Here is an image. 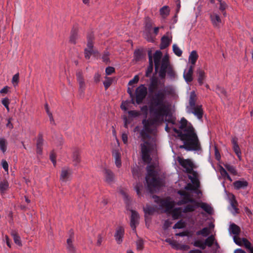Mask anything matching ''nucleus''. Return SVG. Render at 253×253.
<instances>
[{
  "instance_id": "1",
  "label": "nucleus",
  "mask_w": 253,
  "mask_h": 253,
  "mask_svg": "<svg viewBox=\"0 0 253 253\" xmlns=\"http://www.w3.org/2000/svg\"><path fill=\"white\" fill-rule=\"evenodd\" d=\"M180 129L173 128L174 131L177 134L183 145L180 146V148L187 151H197L201 149V145L195 129L190 123L182 118L180 121Z\"/></svg>"
},
{
  "instance_id": "2",
  "label": "nucleus",
  "mask_w": 253,
  "mask_h": 253,
  "mask_svg": "<svg viewBox=\"0 0 253 253\" xmlns=\"http://www.w3.org/2000/svg\"><path fill=\"white\" fill-rule=\"evenodd\" d=\"M149 104V109L152 115V120L144 119L142 121V124L144 129L148 131L150 130V127L154 125L161 124L164 122V117L168 116L170 112L169 105H152Z\"/></svg>"
},
{
  "instance_id": "3",
  "label": "nucleus",
  "mask_w": 253,
  "mask_h": 253,
  "mask_svg": "<svg viewBox=\"0 0 253 253\" xmlns=\"http://www.w3.org/2000/svg\"><path fill=\"white\" fill-rule=\"evenodd\" d=\"M158 80L155 77L150 79L148 85L149 103L152 105H169L166 101L167 94L164 89L158 90Z\"/></svg>"
},
{
  "instance_id": "4",
  "label": "nucleus",
  "mask_w": 253,
  "mask_h": 253,
  "mask_svg": "<svg viewBox=\"0 0 253 253\" xmlns=\"http://www.w3.org/2000/svg\"><path fill=\"white\" fill-rule=\"evenodd\" d=\"M155 168L154 166L152 165L146 167L147 175L146 176V181L151 193H153L155 189H158L162 185V180L158 176V172Z\"/></svg>"
},
{
  "instance_id": "5",
  "label": "nucleus",
  "mask_w": 253,
  "mask_h": 253,
  "mask_svg": "<svg viewBox=\"0 0 253 253\" xmlns=\"http://www.w3.org/2000/svg\"><path fill=\"white\" fill-rule=\"evenodd\" d=\"M229 231L234 235L233 240L234 242L238 245L244 246L246 249L250 251V253H253V248L251 247V243L246 238H241L238 237L240 232V227L234 223L230 225Z\"/></svg>"
},
{
  "instance_id": "6",
  "label": "nucleus",
  "mask_w": 253,
  "mask_h": 253,
  "mask_svg": "<svg viewBox=\"0 0 253 253\" xmlns=\"http://www.w3.org/2000/svg\"><path fill=\"white\" fill-rule=\"evenodd\" d=\"M178 193L181 197L180 200L178 202V206L188 203L192 204L193 205L192 206H209L207 204L205 203L196 202L195 200L192 198L191 194L185 191L179 190ZM187 206L191 205H188Z\"/></svg>"
},
{
  "instance_id": "7",
  "label": "nucleus",
  "mask_w": 253,
  "mask_h": 253,
  "mask_svg": "<svg viewBox=\"0 0 253 253\" xmlns=\"http://www.w3.org/2000/svg\"><path fill=\"white\" fill-rule=\"evenodd\" d=\"M141 153L143 161L146 163H150L152 160L150 153L153 149V145L146 141L141 144Z\"/></svg>"
},
{
  "instance_id": "8",
  "label": "nucleus",
  "mask_w": 253,
  "mask_h": 253,
  "mask_svg": "<svg viewBox=\"0 0 253 253\" xmlns=\"http://www.w3.org/2000/svg\"><path fill=\"white\" fill-rule=\"evenodd\" d=\"M147 94V88L142 84L138 86L135 91V102L137 104H141Z\"/></svg>"
},
{
  "instance_id": "9",
  "label": "nucleus",
  "mask_w": 253,
  "mask_h": 253,
  "mask_svg": "<svg viewBox=\"0 0 253 253\" xmlns=\"http://www.w3.org/2000/svg\"><path fill=\"white\" fill-rule=\"evenodd\" d=\"M93 35L92 34H90L87 36V47L84 49V54L86 59H89L90 56L93 53Z\"/></svg>"
},
{
  "instance_id": "10",
  "label": "nucleus",
  "mask_w": 253,
  "mask_h": 253,
  "mask_svg": "<svg viewBox=\"0 0 253 253\" xmlns=\"http://www.w3.org/2000/svg\"><path fill=\"white\" fill-rule=\"evenodd\" d=\"M192 184H188L186 186L187 190L193 191L197 196L200 197L202 195V192L199 189L200 187V182L198 178L190 179Z\"/></svg>"
},
{
  "instance_id": "11",
  "label": "nucleus",
  "mask_w": 253,
  "mask_h": 253,
  "mask_svg": "<svg viewBox=\"0 0 253 253\" xmlns=\"http://www.w3.org/2000/svg\"><path fill=\"white\" fill-rule=\"evenodd\" d=\"M153 26V23L149 19H147L145 22V37L147 41L150 42H153L154 37H152L151 31Z\"/></svg>"
},
{
  "instance_id": "12",
  "label": "nucleus",
  "mask_w": 253,
  "mask_h": 253,
  "mask_svg": "<svg viewBox=\"0 0 253 253\" xmlns=\"http://www.w3.org/2000/svg\"><path fill=\"white\" fill-rule=\"evenodd\" d=\"M178 162L179 164L186 169V172H191L192 169H194V165L190 159H184L183 158H178Z\"/></svg>"
},
{
  "instance_id": "13",
  "label": "nucleus",
  "mask_w": 253,
  "mask_h": 253,
  "mask_svg": "<svg viewBox=\"0 0 253 253\" xmlns=\"http://www.w3.org/2000/svg\"><path fill=\"white\" fill-rule=\"evenodd\" d=\"M129 211L131 214L130 225L132 230L136 232V226L139 224V216L136 211L133 210Z\"/></svg>"
},
{
  "instance_id": "14",
  "label": "nucleus",
  "mask_w": 253,
  "mask_h": 253,
  "mask_svg": "<svg viewBox=\"0 0 253 253\" xmlns=\"http://www.w3.org/2000/svg\"><path fill=\"white\" fill-rule=\"evenodd\" d=\"M188 114H193L199 120L202 119L203 116L202 106L198 105L194 107L186 110Z\"/></svg>"
},
{
  "instance_id": "15",
  "label": "nucleus",
  "mask_w": 253,
  "mask_h": 253,
  "mask_svg": "<svg viewBox=\"0 0 253 253\" xmlns=\"http://www.w3.org/2000/svg\"><path fill=\"white\" fill-rule=\"evenodd\" d=\"M165 211L168 214H171L174 219H178L181 216V210L180 208L174 209V207H164Z\"/></svg>"
},
{
  "instance_id": "16",
  "label": "nucleus",
  "mask_w": 253,
  "mask_h": 253,
  "mask_svg": "<svg viewBox=\"0 0 253 253\" xmlns=\"http://www.w3.org/2000/svg\"><path fill=\"white\" fill-rule=\"evenodd\" d=\"M77 79L79 84V91L83 93L85 89V84L84 81L83 73L79 71L76 73Z\"/></svg>"
},
{
  "instance_id": "17",
  "label": "nucleus",
  "mask_w": 253,
  "mask_h": 253,
  "mask_svg": "<svg viewBox=\"0 0 253 253\" xmlns=\"http://www.w3.org/2000/svg\"><path fill=\"white\" fill-rule=\"evenodd\" d=\"M194 66L191 65L189 66L188 71L186 72L184 71L183 73V78L185 81L187 83H189L193 81V74Z\"/></svg>"
},
{
  "instance_id": "18",
  "label": "nucleus",
  "mask_w": 253,
  "mask_h": 253,
  "mask_svg": "<svg viewBox=\"0 0 253 253\" xmlns=\"http://www.w3.org/2000/svg\"><path fill=\"white\" fill-rule=\"evenodd\" d=\"M124 233V229L122 227H119L117 228L115 237L118 244H121L122 242Z\"/></svg>"
},
{
  "instance_id": "19",
  "label": "nucleus",
  "mask_w": 253,
  "mask_h": 253,
  "mask_svg": "<svg viewBox=\"0 0 253 253\" xmlns=\"http://www.w3.org/2000/svg\"><path fill=\"white\" fill-rule=\"evenodd\" d=\"M162 53L160 50H157L154 54V62L155 64V71H157L160 64V60L162 58Z\"/></svg>"
},
{
  "instance_id": "20",
  "label": "nucleus",
  "mask_w": 253,
  "mask_h": 253,
  "mask_svg": "<svg viewBox=\"0 0 253 253\" xmlns=\"http://www.w3.org/2000/svg\"><path fill=\"white\" fill-rule=\"evenodd\" d=\"M71 173V170L67 168L62 169L60 175V180L62 182H66L69 179Z\"/></svg>"
},
{
  "instance_id": "21",
  "label": "nucleus",
  "mask_w": 253,
  "mask_h": 253,
  "mask_svg": "<svg viewBox=\"0 0 253 253\" xmlns=\"http://www.w3.org/2000/svg\"><path fill=\"white\" fill-rule=\"evenodd\" d=\"M196 100L197 96L195 92H191L189 99V105L187 106L186 110L197 106V105L196 104Z\"/></svg>"
},
{
  "instance_id": "22",
  "label": "nucleus",
  "mask_w": 253,
  "mask_h": 253,
  "mask_svg": "<svg viewBox=\"0 0 253 253\" xmlns=\"http://www.w3.org/2000/svg\"><path fill=\"white\" fill-rule=\"evenodd\" d=\"M210 18L212 24L214 27H219L220 24L221 23V20L217 14L215 13L211 14Z\"/></svg>"
},
{
  "instance_id": "23",
  "label": "nucleus",
  "mask_w": 253,
  "mask_h": 253,
  "mask_svg": "<svg viewBox=\"0 0 253 253\" xmlns=\"http://www.w3.org/2000/svg\"><path fill=\"white\" fill-rule=\"evenodd\" d=\"M214 225L213 223H211L209 227H205L201 230L197 232V235H202L203 236L206 237L211 233V230L213 229Z\"/></svg>"
},
{
  "instance_id": "24",
  "label": "nucleus",
  "mask_w": 253,
  "mask_h": 253,
  "mask_svg": "<svg viewBox=\"0 0 253 253\" xmlns=\"http://www.w3.org/2000/svg\"><path fill=\"white\" fill-rule=\"evenodd\" d=\"M248 185V182L246 180H237L233 183V186L235 189L239 190L245 189Z\"/></svg>"
},
{
  "instance_id": "25",
  "label": "nucleus",
  "mask_w": 253,
  "mask_h": 253,
  "mask_svg": "<svg viewBox=\"0 0 253 253\" xmlns=\"http://www.w3.org/2000/svg\"><path fill=\"white\" fill-rule=\"evenodd\" d=\"M171 42V38L169 39L168 36H164L161 40L160 48L164 49L169 46Z\"/></svg>"
},
{
  "instance_id": "26",
  "label": "nucleus",
  "mask_w": 253,
  "mask_h": 253,
  "mask_svg": "<svg viewBox=\"0 0 253 253\" xmlns=\"http://www.w3.org/2000/svg\"><path fill=\"white\" fill-rule=\"evenodd\" d=\"M197 75L198 77V82L200 85L204 84V81L206 79V75L205 71L201 68L197 69Z\"/></svg>"
},
{
  "instance_id": "27",
  "label": "nucleus",
  "mask_w": 253,
  "mask_h": 253,
  "mask_svg": "<svg viewBox=\"0 0 253 253\" xmlns=\"http://www.w3.org/2000/svg\"><path fill=\"white\" fill-rule=\"evenodd\" d=\"M43 143V139L42 138V135L39 134L37 142V153L39 155L42 153Z\"/></svg>"
},
{
  "instance_id": "28",
  "label": "nucleus",
  "mask_w": 253,
  "mask_h": 253,
  "mask_svg": "<svg viewBox=\"0 0 253 253\" xmlns=\"http://www.w3.org/2000/svg\"><path fill=\"white\" fill-rule=\"evenodd\" d=\"M143 211L146 216L153 215L158 212V209H156L155 207H144Z\"/></svg>"
},
{
  "instance_id": "29",
  "label": "nucleus",
  "mask_w": 253,
  "mask_h": 253,
  "mask_svg": "<svg viewBox=\"0 0 253 253\" xmlns=\"http://www.w3.org/2000/svg\"><path fill=\"white\" fill-rule=\"evenodd\" d=\"M113 156L115 159L116 166L118 168H120L122 166L121 153L115 150L113 152Z\"/></svg>"
},
{
  "instance_id": "30",
  "label": "nucleus",
  "mask_w": 253,
  "mask_h": 253,
  "mask_svg": "<svg viewBox=\"0 0 253 253\" xmlns=\"http://www.w3.org/2000/svg\"><path fill=\"white\" fill-rule=\"evenodd\" d=\"M104 175L106 181L108 183L112 182L114 180V175L112 171L109 169H104Z\"/></svg>"
},
{
  "instance_id": "31",
  "label": "nucleus",
  "mask_w": 253,
  "mask_h": 253,
  "mask_svg": "<svg viewBox=\"0 0 253 253\" xmlns=\"http://www.w3.org/2000/svg\"><path fill=\"white\" fill-rule=\"evenodd\" d=\"M169 67V61L168 57H165L162 60L161 65L160 71L167 72Z\"/></svg>"
},
{
  "instance_id": "32",
  "label": "nucleus",
  "mask_w": 253,
  "mask_h": 253,
  "mask_svg": "<svg viewBox=\"0 0 253 253\" xmlns=\"http://www.w3.org/2000/svg\"><path fill=\"white\" fill-rule=\"evenodd\" d=\"M198 58V55L195 50H193L189 56V61L192 66H194Z\"/></svg>"
},
{
  "instance_id": "33",
  "label": "nucleus",
  "mask_w": 253,
  "mask_h": 253,
  "mask_svg": "<svg viewBox=\"0 0 253 253\" xmlns=\"http://www.w3.org/2000/svg\"><path fill=\"white\" fill-rule=\"evenodd\" d=\"M210 2L212 4H214L215 2V0H209ZM220 4L219 10L222 12L224 16H226V12L224 11L226 8L227 5L225 2H223L222 0H217Z\"/></svg>"
},
{
  "instance_id": "34",
  "label": "nucleus",
  "mask_w": 253,
  "mask_h": 253,
  "mask_svg": "<svg viewBox=\"0 0 253 253\" xmlns=\"http://www.w3.org/2000/svg\"><path fill=\"white\" fill-rule=\"evenodd\" d=\"M73 235H71L69 238L67 240V248L69 252L71 253H74L75 249L72 244L73 241Z\"/></svg>"
},
{
  "instance_id": "35",
  "label": "nucleus",
  "mask_w": 253,
  "mask_h": 253,
  "mask_svg": "<svg viewBox=\"0 0 253 253\" xmlns=\"http://www.w3.org/2000/svg\"><path fill=\"white\" fill-rule=\"evenodd\" d=\"M77 38L78 30L75 28H73L71 31V36L70 38V42L73 44H75Z\"/></svg>"
},
{
  "instance_id": "36",
  "label": "nucleus",
  "mask_w": 253,
  "mask_h": 253,
  "mask_svg": "<svg viewBox=\"0 0 253 253\" xmlns=\"http://www.w3.org/2000/svg\"><path fill=\"white\" fill-rule=\"evenodd\" d=\"M220 172L223 178H224L225 179H227L230 181H232V179L228 174V173H227V171L222 167H220Z\"/></svg>"
},
{
  "instance_id": "37",
  "label": "nucleus",
  "mask_w": 253,
  "mask_h": 253,
  "mask_svg": "<svg viewBox=\"0 0 253 253\" xmlns=\"http://www.w3.org/2000/svg\"><path fill=\"white\" fill-rule=\"evenodd\" d=\"M8 183L7 181H3L0 182V192H4L8 188Z\"/></svg>"
},
{
  "instance_id": "38",
  "label": "nucleus",
  "mask_w": 253,
  "mask_h": 253,
  "mask_svg": "<svg viewBox=\"0 0 253 253\" xmlns=\"http://www.w3.org/2000/svg\"><path fill=\"white\" fill-rule=\"evenodd\" d=\"M194 246L197 247H199L202 249H204L206 247V243L204 241L201 240H199L195 241Z\"/></svg>"
},
{
  "instance_id": "39",
  "label": "nucleus",
  "mask_w": 253,
  "mask_h": 253,
  "mask_svg": "<svg viewBox=\"0 0 253 253\" xmlns=\"http://www.w3.org/2000/svg\"><path fill=\"white\" fill-rule=\"evenodd\" d=\"M113 81V79L110 77H105V81L103 82L105 90H107L111 85Z\"/></svg>"
},
{
  "instance_id": "40",
  "label": "nucleus",
  "mask_w": 253,
  "mask_h": 253,
  "mask_svg": "<svg viewBox=\"0 0 253 253\" xmlns=\"http://www.w3.org/2000/svg\"><path fill=\"white\" fill-rule=\"evenodd\" d=\"M172 50L174 54L177 56L180 57L182 55V51L176 44H174L172 45Z\"/></svg>"
},
{
  "instance_id": "41",
  "label": "nucleus",
  "mask_w": 253,
  "mask_h": 253,
  "mask_svg": "<svg viewBox=\"0 0 253 253\" xmlns=\"http://www.w3.org/2000/svg\"><path fill=\"white\" fill-rule=\"evenodd\" d=\"M11 235L13 237L14 242L19 246L21 245L20 237L16 234V233L14 231H12L11 232Z\"/></svg>"
},
{
  "instance_id": "42",
  "label": "nucleus",
  "mask_w": 253,
  "mask_h": 253,
  "mask_svg": "<svg viewBox=\"0 0 253 253\" xmlns=\"http://www.w3.org/2000/svg\"><path fill=\"white\" fill-rule=\"evenodd\" d=\"M6 140L4 138L0 139V149L3 153L5 152L6 150Z\"/></svg>"
},
{
  "instance_id": "43",
  "label": "nucleus",
  "mask_w": 253,
  "mask_h": 253,
  "mask_svg": "<svg viewBox=\"0 0 253 253\" xmlns=\"http://www.w3.org/2000/svg\"><path fill=\"white\" fill-rule=\"evenodd\" d=\"M233 150H234V152L235 153V154L237 156L238 158L240 160H241V152L240 148L239 145L236 144V145L233 146Z\"/></svg>"
},
{
  "instance_id": "44",
  "label": "nucleus",
  "mask_w": 253,
  "mask_h": 253,
  "mask_svg": "<svg viewBox=\"0 0 253 253\" xmlns=\"http://www.w3.org/2000/svg\"><path fill=\"white\" fill-rule=\"evenodd\" d=\"M225 167L230 173L233 174L234 175H236L237 174L236 170L234 166L226 164L225 165Z\"/></svg>"
},
{
  "instance_id": "45",
  "label": "nucleus",
  "mask_w": 253,
  "mask_h": 253,
  "mask_svg": "<svg viewBox=\"0 0 253 253\" xmlns=\"http://www.w3.org/2000/svg\"><path fill=\"white\" fill-rule=\"evenodd\" d=\"M214 240V238L212 235L209 237L205 241V243H206V246L211 247L213 244Z\"/></svg>"
},
{
  "instance_id": "46",
  "label": "nucleus",
  "mask_w": 253,
  "mask_h": 253,
  "mask_svg": "<svg viewBox=\"0 0 253 253\" xmlns=\"http://www.w3.org/2000/svg\"><path fill=\"white\" fill-rule=\"evenodd\" d=\"M134 56L136 61H139L143 58V53L142 51L139 49L134 51Z\"/></svg>"
},
{
  "instance_id": "47",
  "label": "nucleus",
  "mask_w": 253,
  "mask_h": 253,
  "mask_svg": "<svg viewBox=\"0 0 253 253\" xmlns=\"http://www.w3.org/2000/svg\"><path fill=\"white\" fill-rule=\"evenodd\" d=\"M160 13L163 16H167L169 14V7L164 6L160 9Z\"/></svg>"
},
{
  "instance_id": "48",
  "label": "nucleus",
  "mask_w": 253,
  "mask_h": 253,
  "mask_svg": "<svg viewBox=\"0 0 253 253\" xmlns=\"http://www.w3.org/2000/svg\"><path fill=\"white\" fill-rule=\"evenodd\" d=\"M168 116L164 117V122H168L169 123H170L172 125L175 124V118H172L171 116Z\"/></svg>"
},
{
  "instance_id": "49",
  "label": "nucleus",
  "mask_w": 253,
  "mask_h": 253,
  "mask_svg": "<svg viewBox=\"0 0 253 253\" xmlns=\"http://www.w3.org/2000/svg\"><path fill=\"white\" fill-rule=\"evenodd\" d=\"M167 73L170 78L174 79L175 78V73L171 67H169Z\"/></svg>"
},
{
  "instance_id": "50",
  "label": "nucleus",
  "mask_w": 253,
  "mask_h": 253,
  "mask_svg": "<svg viewBox=\"0 0 253 253\" xmlns=\"http://www.w3.org/2000/svg\"><path fill=\"white\" fill-rule=\"evenodd\" d=\"M228 209L233 215L239 213V209L238 207H229Z\"/></svg>"
},
{
  "instance_id": "51",
  "label": "nucleus",
  "mask_w": 253,
  "mask_h": 253,
  "mask_svg": "<svg viewBox=\"0 0 253 253\" xmlns=\"http://www.w3.org/2000/svg\"><path fill=\"white\" fill-rule=\"evenodd\" d=\"M166 241L169 243V244H170L173 248L175 249H177L178 243H177L176 241L172 240L170 239H167L166 240Z\"/></svg>"
},
{
  "instance_id": "52",
  "label": "nucleus",
  "mask_w": 253,
  "mask_h": 253,
  "mask_svg": "<svg viewBox=\"0 0 253 253\" xmlns=\"http://www.w3.org/2000/svg\"><path fill=\"white\" fill-rule=\"evenodd\" d=\"M129 117L131 118H135L140 115L139 112L135 110H130L128 111Z\"/></svg>"
},
{
  "instance_id": "53",
  "label": "nucleus",
  "mask_w": 253,
  "mask_h": 253,
  "mask_svg": "<svg viewBox=\"0 0 253 253\" xmlns=\"http://www.w3.org/2000/svg\"><path fill=\"white\" fill-rule=\"evenodd\" d=\"M19 82V73L14 75L12 79V83L14 86L18 84Z\"/></svg>"
},
{
  "instance_id": "54",
  "label": "nucleus",
  "mask_w": 253,
  "mask_h": 253,
  "mask_svg": "<svg viewBox=\"0 0 253 253\" xmlns=\"http://www.w3.org/2000/svg\"><path fill=\"white\" fill-rule=\"evenodd\" d=\"M187 173L190 174V175H189L188 176V177L190 179H194L195 178H198L197 173L195 171L193 170V169H192V170L191 172Z\"/></svg>"
},
{
  "instance_id": "55",
  "label": "nucleus",
  "mask_w": 253,
  "mask_h": 253,
  "mask_svg": "<svg viewBox=\"0 0 253 253\" xmlns=\"http://www.w3.org/2000/svg\"><path fill=\"white\" fill-rule=\"evenodd\" d=\"M109 53L108 51H105L102 55V59L103 62L108 63L109 61Z\"/></svg>"
},
{
  "instance_id": "56",
  "label": "nucleus",
  "mask_w": 253,
  "mask_h": 253,
  "mask_svg": "<svg viewBox=\"0 0 253 253\" xmlns=\"http://www.w3.org/2000/svg\"><path fill=\"white\" fill-rule=\"evenodd\" d=\"M132 173L133 176L134 178L139 177V170L137 167L133 168L132 169Z\"/></svg>"
},
{
  "instance_id": "57",
  "label": "nucleus",
  "mask_w": 253,
  "mask_h": 253,
  "mask_svg": "<svg viewBox=\"0 0 253 253\" xmlns=\"http://www.w3.org/2000/svg\"><path fill=\"white\" fill-rule=\"evenodd\" d=\"M185 226V223L183 221L180 220L177 222L174 225L173 228H177V229H180L184 227Z\"/></svg>"
},
{
  "instance_id": "58",
  "label": "nucleus",
  "mask_w": 253,
  "mask_h": 253,
  "mask_svg": "<svg viewBox=\"0 0 253 253\" xmlns=\"http://www.w3.org/2000/svg\"><path fill=\"white\" fill-rule=\"evenodd\" d=\"M136 248L138 250H141L143 248V242L141 239L136 241Z\"/></svg>"
},
{
  "instance_id": "59",
  "label": "nucleus",
  "mask_w": 253,
  "mask_h": 253,
  "mask_svg": "<svg viewBox=\"0 0 253 253\" xmlns=\"http://www.w3.org/2000/svg\"><path fill=\"white\" fill-rule=\"evenodd\" d=\"M115 71V68L113 67H108L106 68L105 73L107 75H110Z\"/></svg>"
},
{
  "instance_id": "60",
  "label": "nucleus",
  "mask_w": 253,
  "mask_h": 253,
  "mask_svg": "<svg viewBox=\"0 0 253 253\" xmlns=\"http://www.w3.org/2000/svg\"><path fill=\"white\" fill-rule=\"evenodd\" d=\"M139 78L138 76L135 75L132 80L129 81V82L128 83V85H132L133 84L137 83V82L139 81Z\"/></svg>"
},
{
  "instance_id": "61",
  "label": "nucleus",
  "mask_w": 253,
  "mask_h": 253,
  "mask_svg": "<svg viewBox=\"0 0 253 253\" xmlns=\"http://www.w3.org/2000/svg\"><path fill=\"white\" fill-rule=\"evenodd\" d=\"M2 104L4 106V107L7 109L8 111H9V107L8 105L9 104V100L7 98H3L1 101Z\"/></svg>"
},
{
  "instance_id": "62",
  "label": "nucleus",
  "mask_w": 253,
  "mask_h": 253,
  "mask_svg": "<svg viewBox=\"0 0 253 253\" xmlns=\"http://www.w3.org/2000/svg\"><path fill=\"white\" fill-rule=\"evenodd\" d=\"M50 159L51 161L52 162L53 165L55 166L56 165V155L53 151L51 152L50 154Z\"/></svg>"
},
{
  "instance_id": "63",
  "label": "nucleus",
  "mask_w": 253,
  "mask_h": 253,
  "mask_svg": "<svg viewBox=\"0 0 253 253\" xmlns=\"http://www.w3.org/2000/svg\"><path fill=\"white\" fill-rule=\"evenodd\" d=\"M73 161L76 162V164L79 162L80 157L77 152H75L73 153Z\"/></svg>"
},
{
  "instance_id": "64",
  "label": "nucleus",
  "mask_w": 253,
  "mask_h": 253,
  "mask_svg": "<svg viewBox=\"0 0 253 253\" xmlns=\"http://www.w3.org/2000/svg\"><path fill=\"white\" fill-rule=\"evenodd\" d=\"M142 188V184H140V183H137L136 185L135 186V189L137 192V194L139 196L141 194L140 190Z\"/></svg>"
}]
</instances>
